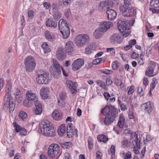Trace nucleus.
<instances>
[{
	"instance_id": "obj_1",
	"label": "nucleus",
	"mask_w": 159,
	"mask_h": 159,
	"mask_svg": "<svg viewBox=\"0 0 159 159\" xmlns=\"http://www.w3.org/2000/svg\"><path fill=\"white\" fill-rule=\"evenodd\" d=\"M52 124L49 121H43L40 125L42 133L45 136H53L55 135V130L51 126Z\"/></svg>"
},
{
	"instance_id": "obj_2",
	"label": "nucleus",
	"mask_w": 159,
	"mask_h": 159,
	"mask_svg": "<svg viewBox=\"0 0 159 159\" xmlns=\"http://www.w3.org/2000/svg\"><path fill=\"white\" fill-rule=\"evenodd\" d=\"M117 25L118 29L123 37H127L130 33V27L127 22L119 20Z\"/></svg>"
},
{
	"instance_id": "obj_3",
	"label": "nucleus",
	"mask_w": 159,
	"mask_h": 159,
	"mask_svg": "<svg viewBox=\"0 0 159 159\" xmlns=\"http://www.w3.org/2000/svg\"><path fill=\"white\" fill-rule=\"evenodd\" d=\"M24 63L25 68L27 71L31 72L34 69L36 64L34 58L32 56L27 57L25 59Z\"/></svg>"
},
{
	"instance_id": "obj_4",
	"label": "nucleus",
	"mask_w": 159,
	"mask_h": 159,
	"mask_svg": "<svg viewBox=\"0 0 159 159\" xmlns=\"http://www.w3.org/2000/svg\"><path fill=\"white\" fill-rule=\"evenodd\" d=\"M101 113L104 115H107L115 118L117 116L118 114L117 109L114 106L111 105L106 106L102 110Z\"/></svg>"
},
{
	"instance_id": "obj_5",
	"label": "nucleus",
	"mask_w": 159,
	"mask_h": 159,
	"mask_svg": "<svg viewBox=\"0 0 159 159\" xmlns=\"http://www.w3.org/2000/svg\"><path fill=\"white\" fill-rule=\"evenodd\" d=\"M50 74L47 72L43 73L38 75L36 78V81L39 84H46L50 82L52 80Z\"/></svg>"
},
{
	"instance_id": "obj_6",
	"label": "nucleus",
	"mask_w": 159,
	"mask_h": 159,
	"mask_svg": "<svg viewBox=\"0 0 159 159\" xmlns=\"http://www.w3.org/2000/svg\"><path fill=\"white\" fill-rule=\"evenodd\" d=\"M89 40V36L83 34L77 36L75 38V43L78 47L83 46L88 43Z\"/></svg>"
},
{
	"instance_id": "obj_7",
	"label": "nucleus",
	"mask_w": 159,
	"mask_h": 159,
	"mask_svg": "<svg viewBox=\"0 0 159 159\" xmlns=\"http://www.w3.org/2000/svg\"><path fill=\"white\" fill-rule=\"evenodd\" d=\"M59 151V147L56 144H52L49 147L48 154V156L52 158L54 157Z\"/></svg>"
},
{
	"instance_id": "obj_8",
	"label": "nucleus",
	"mask_w": 159,
	"mask_h": 159,
	"mask_svg": "<svg viewBox=\"0 0 159 159\" xmlns=\"http://www.w3.org/2000/svg\"><path fill=\"white\" fill-rule=\"evenodd\" d=\"M52 60L53 62L52 65L55 70V72H53L52 75H53L54 78H57L61 74V70L62 69V68L61 67L56 60L52 59Z\"/></svg>"
},
{
	"instance_id": "obj_9",
	"label": "nucleus",
	"mask_w": 159,
	"mask_h": 159,
	"mask_svg": "<svg viewBox=\"0 0 159 159\" xmlns=\"http://www.w3.org/2000/svg\"><path fill=\"white\" fill-rule=\"evenodd\" d=\"M120 10L122 15L125 17H129L135 16L136 14L135 9L134 8H124V7H120Z\"/></svg>"
},
{
	"instance_id": "obj_10",
	"label": "nucleus",
	"mask_w": 159,
	"mask_h": 159,
	"mask_svg": "<svg viewBox=\"0 0 159 159\" xmlns=\"http://www.w3.org/2000/svg\"><path fill=\"white\" fill-rule=\"evenodd\" d=\"M113 2L111 0L101 2L98 7V9L100 11H105L113 5Z\"/></svg>"
},
{
	"instance_id": "obj_11",
	"label": "nucleus",
	"mask_w": 159,
	"mask_h": 159,
	"mask_svg": "<svg viewBox=\"0 0 159 159\" xmlns=\"http://www.w3.org/2000/svg\"><path fill=\"white\" fill-rule=\"evenodd\" d=\"M72 125L71 123H68L67 124L66 128L67 135L69 138H71L75 135L76 137H78V131L76 129L72 126Z\"/></svg>"
},
{
	"instance_id": "obj_12",
	"label": "nucleus",
	"mask_w": 159,
	"mask_h": 159,
	"mask_svg": "<svg viewBox=\"0 0 159 159\" xmlns=\"http://www.w3.org/2000/svg\"><path fill=\"white\" fill-rule=\"evenodd\" d=\"M138 136V135L135 133L134 137L133 138L135 139L133 141L136 143L135 146L134 148L133 151L134 153L136 154L139 153V151L138 150V149L140 148L141 141L140 137L139 136V138Z\"/></svg>"
},
{
	"instance_id": "obj_13",
	"label": "nucleus",
	"mask_w": 159,
	"mask_h": 159,
	"mask_svg": "<svg viewBox=\"0 0 159 159\" xmlns=\"http://www.w3.org/2000/svg\"><path fill=\"white\" fill-rule=\"evenodd\" d=\"M113 24L110 21L100 22L99 28L104 33L106 32L113 26Z\"/></svg>"
},
{
	"instance_id": "obj_14",
	"label": "nucleus",
	"mask_w": 159,
	"mask_h": 159,
	"mask_svg": "<svg viewBox=\"0 0 159 159\" xmlns=\"http://www.w3.org/2000/svg\"><path fill=\"white\" fill-rule=\"evenodd\" d=\"M84 64V60L82 59H78L75 61L72 64V69L76 71L80 69Z\"/></svg>"
},
{
	"instance_id": "obj_15",
	"label": "nucleus",
	"mask_w": 159,
	"mask_h": 159,
	"mask_svg": "<svg viewBox=\"0 0 159 159\" xmlns=\"http://www.w3.org/2000/svg\"><path fill=\"white\" fill-rule=\"evenodd\" d=\"M74 45L73 43L71 41H68L66 43L65 46V50L69 55L73 53L74 49Z\"/></svg>"
},
{
	"instance_id": "obj_16",
	"label": "nucleus",
	"mask_w": 159,
	"mask_h": 159,
	"mask_svg": "<svg viewBox=\"0 0 159 159\" xmlns=\"http://www.w3.org/2000/svg\"><path fill=\"white\" fill-rule=\"evenodd\" d=\"M156 66V63L154 61H151L149 64V66L147 68V70L146 72V74L149 76H152V75L154 71V69Z\"/></svg>"
},
{
	"instance_id": "obj_17",
	"label": "nucleus",
	"mask_w": 159,
	"mask_h": 159,
	"mask_svg": "<svg viewBox=\"0 0 159 159\" xmlns=\"http://www.w3.org/2000/svg\"><path fill=\"white\" fill-rule=\"evenodd\" d=\"M108 19L110 20H114L116 17V12L114 10L108 9L106 11Z\"/></svg>"
},
{
	"instance_id": "obj_18",
	"label": "nucleus",
	"mask_w": 159,
	"mask_h": 159,
	"mask_svg": "<svg viewBox=\"0 0 159 159\" xmlns=\"http://www.w3.org/2000/svg\"><path fill=\"white\" fill-rule=\"evenodd\" d=\"M63 48H59L57 52L56 56L57 58L60 61H62L66 58V55L63 51Z\"/></svg>"
},
{
	"instance_id": "obj_19",
	"label": "nucleus",
	"mask_w": 159,
	"mask_h": 159,
	"mask_svg": "<svg viewBox=\"0 0 159 159\" xmlns=\"http://www.w3.org/2000/svg\"><path fill=\"white\" fill-rule=\"evenodd\" d=\"M58 26L60 31H62L63 29L64 30H67V29H69V27L66 22L63 19H61L58 23Z\"/></svg>"
},
{
	"instance_id": "obj_20",
	"label": "nucleus",
	"mask_w": 159,
	"mask_h": 159,
	"mask_svg": "<svg viewBox=\"0 0 159 159\" xmlns=\"http://www.w3.org/2000/svg\"><path fill=\"white\" fill-rule=\"evenodd\" d=\"M111 41L114 43H120L121 42V39L119 34L117 33L113 34L110 37Z\"/></svg>"
},
{
	"instance_id": "obj_21",
	"label": "nucleus",
	"mask_w": 159,
	"mask_h": 159,
	"mask_svg": "<svg viewBox=\"0 0 159 159\" xmlns=\"http://www.w3.org/2000/svg\"><path fill=\"white\" fill-rule=\"evenodd\" d=\"M52 115L53 119L56 120H60L62 118V113L61 111L59 110H55Z\"/></svg>"
},
{
	"instance_id": "obj_22",
	"label": "nucleus",
	"mask_w": 159,
	"mask_h": 159,
	"mask_svg": "<svg viewBox=\"0 0 159 159\" xmlns=\"http://www.w3.org/2000/svg\"><path fill=\"white\" fill-rule=\"evenodd\" d=\"M105 116H106L105 117L104 119V124L106 125H111L114 121L115 118L107 115H106Z\"/></svg>"
},
{
	"instance_id": "obj_23",
	"label": "nucleus",
	"mask_w": 159,
	"mask_h": 159,
	"mask_svg": "<svg viewBox=\"0 0 159 159\" xmlns=\"http://www.w3.org/2000/svg\"><path fill=\"white\" fill-rule=\"evenodd\" d=\"M49 89V88H48L41 89L40 91V93L43 99H45L48 98Z\"/></svg>"
},
{
	"instance_id": "obj_24",
	"label": "nucleus",
	"mask_w": 159,
	"mask_h": 159,
	"mask_svg": "<svg viewBox=\"0 0 159 159\" xmlns=\"http://www.w3.org/2000/svg\"><path fill=\"white\" fill-rule=\"evenodd\" d=\"M26 96L27 99H29V100L33 102L34 103L38 100L36 94L31 92H27L26 93Z\"/></svg>"
},
{
	"instance_id": "obj_25",
	"label": "nucleus",
	"mask_w": 159,
	"mask_h": 159,
	"mask_svg": "<svg viewBox=\"0 0 159 159\" xmlns=\"http://www.w3.org/2000/svg\"><path fill=\"white\" fill-rule=\"evenodd\" d=\"M46 25L47 27H51L53 28H56L57 26V22L54 21L52 18H48L46 22Z\"/></svg>"
},
{
	"instance_id": "obj_26",
	"label": "nucleus",
	"mask_w": 159,
	"mask_h": 159,
	"mask_svg": "<svg viewBox=\"0 0 159 159\" xmlns=\"http://www.w3.org/2000/svg\"><path fill=\"white\" fill-rule=\"evenodd\" d=\"M143 109L147 111L148 113H150L152 111V108L150 102H148L142 105Z\"/></svg>"
},
{
	"instance_id": "obj_27",
	"label": "nucleus",
	"mask_w": 159,
	"mask_h": 159,
	"mask_svg": "<svg viewBox=\"0 0 159 159\" xmlns=\"http://www.w3.org/2000/svg\"><path fill=\"white\" fill-rule=\"evenodd\" d=\"M104 32L102 31L98 27L96 29L93 33V36L96 39H99L102 37Z\"/></svg>"
},
{
	"instance_id": "obj_28",
	"label": "nucleus",
	"mask_w": 159,
	"mask_h": 159,
	"mask_svg": "<svg viewBox=\"0 0 159 159\" xmlns=\"http://www.w3.org/2000/svg\"><path fill=\"white\" fill-rule=\"evenodd\" d=\"M59 135L62 136L66 132V126L64 124H62L60 126L57 130Z\"/></svg>"
},
{
	"instance_id": "obj_29",
	"label": "nucleus",
	"mask_w": 159,
	"mask_h": 159,
	"mask_svg": "<svg viewBox=\"0 0 159 159\" xmlns=\"http://www.w3.org/2000/svg\"><path fill=\"white\" fill-rule=\"evenodd\" d=\"M125 118L122 115H120L118 121V125L120 128L123 127L125 123Z\"/></svg>"
},
{
	"instance_id": "obj_30",
	"label": "nucleus",
	"mask_w": 159,
	"mask_h": 159,
	"mask_svg": "<svg viewBox=\"0 0 159 159\" xmlns=\"http://www.w3.org/2000/svg\"><path fill=\"white\" fill-rule=\"evenodd\" d=\"M54 13L53 14V18L55 20H58L61 18V14L59 12L56 11V9L55 8H53Z\"/></svg>"
},
{
	"instance_id": "obj_31",
	"label": "nucleus",
	"mask_w": 159,
	"mask_h": 159,
	"mask_svg": "<svg viewBox=\"0 0 159 159\" xmlns=\"http://www.w3.org/2000/svg\"><path fill=\"white\" fill-rule=\"evenodd\" d=\"M97 139L99 142H103L104 143L107 142L108 139L103 134L98 135L97 137Z\"/></svg>"
},
{
	"instance_id": "obj_32",
	"label": "nucleus",
	"mask_w": 159,
	"mask_h": 159,
	"mask_svg": "<svg viewBox=\"0 0 159 159\" xmlns=\"http://www.w3.org/2000/svg\"><path fill=\"white\" fill-rule=\"evenodd\" d=\"M4 100L5 107H8V105H10V103L11 102L10 101V97L8 94L5 96Z\"/></svg>"
},
{
	"instance_id": "obj_33",
	"label": "nucleus",
	"mask_w": 159,
	"mask_h": 159,
	"mask_svg": "<svg viewBox=\"0 0 159 159\" xmlns=\"http://www.w3.org/2000/svg\"><path fill=\"white\" fill-rule=\"evenodd\" d=\"M150 5L152 8H159V0H152L150 2Z\"/></svg>"
},
{
	"instance_id": "obj_34",
	"label": "nucleus",
	"mask_w": 159,
	"mask_h": 159,
	"mask_svg": "<svg viewBox=\"0 0 159 159\" xmlns=\"http://www.w3.org/2000/svg\"><path fill=\"white\" fill-rule=\"evenodd\" d=\"M60 3V5H62V7H66L70 6L71 3V0H61Z\"/></svg>"
},
{
	"instance_id": "obj_35",
	"label": "nucleus",
	"mask_w": 159,
	"mask_h": 159,
	"mask_svg": "<svg viewBox=\"0 0 159 159\" xmlns=\"http://www.w3.org/2000/svg\"><path fill=\"white\" fill-rule=\"evenodd\" d=\"M120 7H124V8L130 9L133 8L131 6V3L130 0H125L124 1V4Z\"/></svg>"
},
{
	"instance_id": "obj_36",
	"label": "nucleus",
	"mask_w": 159,
	"mask_h": 159,
	"mask_svg": "<svg viewBox=\"0 0 159 159\" xmlns=\"http://www.w3.org/2000/svg\"><path fill=\"white\" fill-rule=\"evenodd\" d=\"M67 29V30H63L62 31H60L63 36V38L65 39L67 38L70 34V29ZM63 30H64L63 29Z\"/></svg>"
},
{
	"instance_id": "obj_37",
	"label": "nucleus",
	"mask_w": 159,
	"mask_h": 159,
	"mask_svg": "<svg viewBox=\"0 0 159 159\" xmlns=\"http://www.w3.org/2000/svg\"><path fill=\"white\" fill-rule=\"evenodd\" d=\"M66 84L67 87L69 89L76 87V84L72 81L67 80Z\"/></svg>"
},
{
	"instance_id": "obj_38",
	"label": "nucleus",
	"mask_w": 159,
	"mask_h": 159,
	"mask_svg": "<svg viewBox=\"0 0 159 159\" xmlns=\"http://www.w3.org/2000/svg\"><path fill=\"white\" fill-rule=\"evenodd\" d=\"M34 104V102L29 99L27 98L26 100H25L23 102L24 105L26 107H30L33 105Z\"/></svg>"
},
{
	"instance_id": "obj_39",
	"label": "nucleus",
	"mask_w": 159,
	"mask_h": 159,
	"mask_svg": "<svg viewBox=\"0 0 159 159\" xmlns=\"http://www.w3.org/2000/svg\"><path fill=\"white\" fill-rule=\"evenodd\" d=\"M41 47L44 50L45 53H47L50 51L48 44L45 43H43L41 45Z\"/></svg>"
},
{
	"instance_id": "obj_40",
	"label": "nucleus",
	"mask_w": 159,
	"mask_h": 159,
	"mask_svg": "<svg viewBox=\"0 0 159 159\" xmlns=\"http://www.w3.org/2000/svg\"><path fill=\"white\" fill-rule=\"evenodd\" d=\"M61 147L64 148H68L72 146V143L70 142H66L61 143Z\"/></svg>"
},
{
	"instance_id": "obj_41",
	"label": "nucleus",
	"mask_w": 159,
	"mask_h": 159,
	"mask_svg": "<svg viewBox=\"0 0 159 159\" xmlns=\"http://www.w3.org/2000/svg\"><path fill=\"white\" fill-rule=\"evenodd\" d=\"M44 35L45 38L49 41H53V38L51 35L50 33L48 30H46L44 32Z\"/></svg>"
},
{
	"instance_id": "obj_42",
	"label": "nucleus",
	"mask_w": 159,
	"mask_h": 159,
	"mask_svg": "<svg viewBox=\"0 0 159 159\" xmlns=\"http://www.w3.org/2000/svg\"><path fill=\"white\" fill-rule=\"evenodd\" d=\"M93 46L92 44H90L88 47L86 48L85 53L86 54H90L93 51Z\"/></svg>"
},
{
	"instance_id": "obj_43",
	"label": "nucleus",
	"mask_w": 159,
	"mask_h": 159,
	"mask_svg": "<svg viewBox=\"0 0 159 159\" xmlns=\"http://www.w3.org/2000/svg\"><path fill=\"white\" fill-rule=\"evenodd\" d=\"M13 126L15 127V130H16V132L17 133L19 132H20V131L21 130V129L23 128L21 127L16 122H14L13 123Z\"/></svg>"
},
{
	"instance_id": "obj_44",
	"label": "nucleus",
	"mask_w": 159,
	"mask_h": 159,
	"mask_svg": "<svg viewBox=\"0 0 159 159\" xmlns=\"http://www.w3.org/2000/svg\"><path fill=\"white\" fill-rule=\"evenodd\" d=\"M35 106V108H38L39 109H43V106L42 103L39 101L37 100L34 103Z\"/></svg>"
},
{
	"instance_id": "obj_45",
	"label": "nucleus",
	"mask_w": 159,
	"mask_h": 159,
	"mask_svg": "<svg viewBox=\"0 0 159 159\" xmlns=\"http://www.w3.org/2000/svg\"><path fill=\"white\" fill-rule=\"evenodd\" d=\"M42 111L43 109H39V108H35L33 110V112L36 115H40L42 113Z\"/></svg>"
},
{
	"instance_id": "obj_46",
	"label": "nucleus",
	"mask_w": 159,
	"mask_h": 159,
	"mask_svg": "<svg viewBox=\"0 0 159 159\" xmlns=\"http://www.w3.org/2000/svg\"><path fill=\"white\" fill-rule=\"evenodd\" d=\"M96 83L101 87L104 88L105 86V83L102 80H97Z\"/></svg>"
},
{
	"instance_id": "obj_47",
	"label": "nucleus",
	"mask_w": 159,
	"mask_h": 159,
	"mask_svg": "<svg viewBox=\"0 0 159 159\" xmlns=\"http://www.w3.org/2000/svg\"><path fill=\"white\" fill-rule=\"evenodd\" d=\"M89 148V149H92L93 147V140L91 137H89L88 139Z\"/></svg>"
},
{
	"instance_id": "obj_48",
	"label": "nucleus",
	"mask_w": 159,
	"mask_h": 159,
	"mask_svg": "<svg viewBox=\"0 0 159 159\" xmlns=\"http://www.w3.org/2000/svg\"><path fill=\"white\" fill-rule=\"evenodd\" d=\"M20 117L22 119H24L27 116V114L25 112L22 111H20L19 115Z\"/></svg>"
},
{
	"instance_id": "obj_49",
	"label": "nucleus",
	"mask_w": 159,
	"mask_h": 159,
	"mask_svg": "<svg viewBox=\"0 0 159 159\" xmlns=\"http://www.w3.org/2000/svg\"><path fill=\"white\" fill-rule=\"evenodd\" d=\"M6 89L7 92H9L10 91L11 89V85L10 80L8 81L6 84Z\"/></svg>"
},
{
	"instance_id": "obj_50",
	"label": "nucleus",
	"mask_w": 159,
	"mask_h": 159,
	"mask_svg": "<svg viewBox=\"0 0 159 159\" xmlns=\"http://www.w3.org/2000/svg\"><path fill=\"white\" fill-rule=\"evenodd\" d=\"M66 97V93L65 92H62L59 94V98L61 100H64Z\"/></svg>"
},
{
	"instance_id": "obj_51",
	"label": "nucleus",
	"mask_w": 159,
	"mask_h": 159,
	"mask_svg": "<svg viewBox=\"0 0 159 159\" xmlns=\"http://www.w3.org/2000/svg\"><path fill=\"white\" fill-rule=\"evenodd\" d=\"M107 52H110L112 55H114L115 54V50L113 48H107Z\"/></svg>"
},
{
	"instance_id": "obj_52",
	"label": "nucleus",
	"mask_w": 159,
	"mask_h": 159,
	"mask_svg": "<svg viewBox=\"0 0 159 159\" xmlns=\"http://www.w3.org/2000/svg\"><path fill=\"white\" fill-rule=\"evenodd\" d=\"M102 61V59L99 58H97L95 60H94L93 61V63L94 65L98 64L101 62Z\"/></svg>"
},
{
	"instance_id": "obj_53",
	"label": "nucleus",
	"mask_w": 159,
	"mask_h": 159,
	"mask_svg": "<svg viewBox=\"0 0 159 159\" xmlns=\"http://www.w3.org/2000/svg\"><path fill=\"white\" fill-rule=\"evenodd\" d=\"M131 153L130 152H128L125 154V159H130L131 158Z\"/></svg>"
},
{
	"instance_id": "obj_54",
	"label": "nucleus",
	"mask_w": 159,
	"mask_h": 159,
	"mask_svg": "<svg viewBox=\"0 0 159 159\" xmlns=\"http://www.w3.org/2000/svg\"><path fill=\"white\" fill-rule=\"evenodd\" d=\"M138 93L140 96H142L143 95V89L141 87H139L138 88Z\"/></svg>"
},
{
	"instance_id": "obj_55",
	"label": "nucleus",
	"mask_w": 159,
	"mask_h": 159,
	"mask_svg": "<svg viewBox=\"0 0 159 159\" xmlns=\"http://www.w3.org/2000/svg\"><path fill=\"white\" fill-rule=\"evenodd\" d=\"M28 16L29 17L32 18L34 16V11L32 10L29 11L28 12Z\"/></svg>"
},
{
	"instance_id": "obj_56",
	"label": "nucleus",
	"mask_w": 159,
	"mask_h": 159,
	"mask_svg": "<svg viewBox=\"0 0 159 159\" xmlns=\"http://www.w3.org/2000/svg\"><path fill=\"white\" fill-rule=\"evenodd\" d=\"M134 86H132L129 89L128 93L129 94H132L134 91Z\"/></svg>"
},
{
	"instance_id": "obj_57",
	"label": "nucleus",
	"mask_w": 159,
	"mask_h": 159,
	"mask_svg": "<svg viewBox=\"0 0 159 159\" xmlns=\"http://www.w3.org/2000/svg\"><path fill=\"white\" fill-rule=\"evenodd\" d=\"M20 135L25 136L27 134V132L26 129L25 128H23L20 131Z\"/></svg>"
},
{
	"instance_id": "obj_58",
	"label": "nucleus",
	"mask_w": 159,
	"mask_h": 159,
	"mask_svg": "<svg viewBox=\"0 0 159 159\" xmlns=\"http://www.w3.org/2000/svg\"><path fill=\"white\" fill-rule=\"evenodd\" d=\"M104 96L107 100H108L109 98L111 97L109 93L107 92H105L104 93Z\"/></svg>"
},
{
	"instance_id": "obj_59",
	"label": "nucleus",
	"mask_w": 159,
	"mask_h": 159,
	"mask_svg": "<svg viewBox=\"0 0 159 159\" xmlns=\"http://www.w3.org/2000/svg\"><path fill=\"white\" fill-rule=\"evenodd\" d=\"M110 151L112 155H114L115 153V147L113 145H111L110 148Z\"/></svg>"
},
{
	"instance_id": "obj_60",
	"label": "nucleus",
	"mask_w": 159,
	"mask_h": 159,
	"mask_svg": "<svg viewBox=\"0 0 159 159\" xmlns=\"http://www.w3.org/2000/svg\"><path fill=\"white\" fill-rule=\"evenodd\" d=\"M102 155L101 152L99 151H97L96 153L97 157L96 159H101Z\"/></svg>"
},
{
	"instance_id": "obj_61",
	"label": "nucleus",
	"mask_w": 159,
	"mask_h": 159,
	"mask_svg": "<svg viewBox=\"0 0 159 159\" xmlns=\"http://www.w3.org/2000/svg\"><path fill=\"white\" fill-rule=\"evenodd\" d=\"M112 81L110 78H107L106 80V84L108 86H109L112 84Z\"/></svg>"
},
{
	"instance_id": "obj_62",
	"label": "nucleus",
	"mask_w": 159,
	"mask_h": 159,
	"mask_svg": "<svg viewBox=\"0 0 159 159\" xmlns=\"http://www.w3.org/2000/svg\"><path fill=\"white\" fill-rule=\"evenodd\" d=\"M143 84L145 86H147L148 84V81L147 77H144L143 80Z\"/></svg>"
},
{
	"instance_id": "obj_63",
	"label": "nucleus",
	"mask_w": 159,
	"mask_h": 159,
	"mask_svg": "<svg viewBox=\"0 0 159 159\" xmlns=\"http://www.w3.org/2000/svg\"><path fill=\"white\" fill-rule=\"evenodd\" d=\"M115 83L118 86L120 85L121 83L120 80L118 79H115Z\"/></svg>"
},
{
	"instance_id": "obj_64",
	"label": "nucleus",
	"mask_w": 159,
	"mask_h": 159,
	"mask_svg": "<svg viewBox=\"0 0 159 159\" xmlns=\"http://www.w3.org/2000/svg\"><path fill=\"white\" fill-rule=\"evenodd\" d=\"M43 6L46 9H48L51 7L50 4L46 2L44 3Z\"/></svg>"
}]
</instances>
